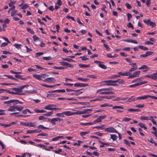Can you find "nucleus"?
<instances>
[{
    "label": "nucleus",
    "instance_id": "nucleus-1",
    "mask_svg": "<svg viewBox=\"0 0 157 157\" xmlns=\"http://www.w3.org/2000/svg\"><path fill=\"white\" fill-rule=\"evenodd\" d=\"M63 120L59 117L54 118L52 119H48V121L50 122L52 125H54L56 124V121H62Z\"/></svg>",
    "mask_w": 157,
    "mask_h": 157
},
{
    "label": "nucleus",
    "instance_id": "nucleus-2",
    "mask_svg": "<svg viewBox=\"0 0 157 157\" xmlns=\"http://www.w3.org/2000/svg\"><path fill=\"white\" fill-rule=\"evenodd\" d=\"M65 115L67 116H71L74 115H78V110H75L72 112L67 111H64Z\"/></svg>",
    "mask_w": 157,
    "mask_h": 157
},
{
    "label": "nucleus",
    "instance_id": "nucleus-3",
    "mask_svg": "<svg viewBox=\"0 0 157 157\" xmlns=\"http://www.w3.org/2000/svg\"><path fill=\"white\" fill-rule=\"evenodd\" d=\"M12 90L14 91V94L16 95H25L26 94L25 93H23L21 91L20 88H14L12 89Z\"/></svg>",
    "mask_w": 157,
    "mask_h": 157
},
{
    "label": "nucleus",
    "instance_id": "nucleus-4",
    "mask_svg": "<svg viewBox=\"0 0 157 157\" xmlns=\"http://www.w3.org/2000/svg\"><path fill=\"white\" fill-rule=\"evenodd\" d=\"M105 131L109 133H118V131L113 127H111L105 129Z\"/></svg>",
    "mask_w": 157,
    "mask_h": 157
},
{
    "label": "nucleus",
    "instance_id": "nucleus-5",
    "mask_svg": "<svg viewBox=\"0 0 157 157\" xmlns=\"http://www.w3.org/2000/svg\"><path fill=\"white\" fill-rule=\"evenodd\" d=\"M140 73V71H138L134 72L132 75L130 73V74L129 75V76L128 77V78H133L135 77H138Z\"/></svg>",
    "mask_w": 157,
    "mask_h": 157
},
{
    "label": "nucleus",
    "instance_id": "nucleus-6",
    "mask_svg": "<svg viewBox=\"0 0 157 157\" xmlns=\"http://www.w3.org/2000/svg\"><path fill=\"white\" fill-rule=\"evenodd\" d=\"M113 89L112 87H109L107 88H103L101 89H99L97 91L96 94L99 93L100 94H101V93L103 92L104 91H111Z\"/></svg>",
    "mask_w": 157,
    "mask_h": 157
},
{
    "label": "nucleus",
    "instance_id": "nucleus-7",
    "mask_svg": "<svg viewBox=\"0 0 157 157\" xmlns=\"http://www.w3.org/2000/svg\"><path fill=\"white\" fill-rule=\"evenodd\" d=\"M92 110V109H84L83 111H79L78 110V115H81L83 114L89 113Z\"/></svg>",
    "mask_w": 157,
    "mask_h": 157
},
{
    "label": "nucleus",
    "instance_id": "nucleus-8",
    "mask_svg": "<svg viewBox=\"0 0 157 157\" xmlns=\"http://www.w3.org/2000/svg\"><path fill=\"white\" fill-rule=\"evenodd\" d=\"M59 63L61 65H62L63 66H67L68 67H70L71 68H73L74 67L72 65H71L67 62H59Z\"/></svg>",
    "mask_w": 157,
    "mask_h": 157
},
{
    "label": "nucleus",
    "instance_id": "nucleus-9",
    "mask_svg": "<svg viewBox=\"0 0 157 157\" xmlns=\"http://www.w3.org/2000/svg\"><path fill=\"white\" fill-rule=\"evenodd\" d=\"M56 106V105H49L45 106L44 109L47 110H52L53 109V107Z\"/></svg>",
    "mask_w": 157,
    "mask_h": 157
},
{
    "label": "nucleus",
    "instance_id": "nucleus-10",
    "mask_svg": "<svg viewBox=\"0 0 157 157\" xmlns=\"http://www.w3.org/2000/svg\"><path fill=\"white\" fill-rule=\"evenodd\" d=\"M44 81L47 82L54 83L56 81V80L53 78H48L45 79Z\"/></svg>",
    "mask_w": 157,
    "mask_h": 157
},
{
    "label": "nucleus",
    "instance_id": "nucleus-11",
    "mask_svg": "<svg viewBox=\"0 0 157 157\" xmlns=\"http://www.w3.org/2000/svg\"><path fill=\"white\" fill-rule=\"evenodd\" d=\"M156 39L153 38H151L149 40L145 42V44H153V42H155Z\"/></svg>",
    "mask_w": 157,
    "mask_h": 157
},
{
    "label": "nucleus",
    "instance_id": "nucleus-12",
    "mask_svg": "<svg viewBox=\"0 0 157 157\" xmlns=\"http://www.w3.org/2000/svg\"><path fill=\"white\" fill-rule=\"evenodd\" d=\"M13 106L15 111L16 110H17L18 111H21L24 108V107L23 106L16 105H13Z\"/></svg>",
    "mask_w": 157,
    "mask_h": 157
},
{
    "label": "nucleus",
    "instance_id": "nucleus-13",
    "mask_svg": "<svg viewBox=\"0 0 157 157\" xmlns=\"http://www.w3.org/2000/svg\"><path fill=\"white\" fill-rule=\"evenodd\" d=\"M149 69V67L145 65H143L139 68V70H143L144 72L147 71Z\"/></svg>",
    "mask_w": 157,
    "mask_h": 157
},
{
    "label": "nucleus",
    "instance_id": "nucleus-14",
    "mask_svg": "<svg viewBox=\"0 0 157 157\" xmlns=\"http://www.w3.org/2000/svg\"><path fill=\"white\" fill-rule=\"evenodd\" d=\"M102 82L105 83V85H106L108 86L114 85V84H113L112 81V80H111L105 81H103Z\"/></svg>",
    "mask_w": 157,
    "mask_h": 157
},
{
    "label": "nucleus",
    "instance_id": "nucleus-15",
    "mask_svg": "<svg viewBox=\"0 0 157 157\" xmlns=\"http://www.w3.org/2000/svg\"><path fill=\"white\" fill-rule=\"evenodd\" d=\"M24 2L23 1L21 5H19V6L20 7V9H21L25 10L27 9L29 7V6L27 4H25L24 5H23V3Z\"/></svg>",
    "mask_w": 157,
    "mask_h": 157
},
{
    "label": "nucleus",
    "instance_id": "nucleus-16",
    "mask_svg": "<svg viewBox=\"0 0 157 157\" xmlns=\"http://www.w3.org/2000/svg\"><path fill=\"white\" fill-rule=\"evenodd\" d=\"M118 74L120 76H129V75L130 74V73L128 72L124 73H122L121 72H120L118 73Z\"/></svg>",
    "mask_w": 157,
    "mask_h": 157
},
{
    "label": "nucleus",
    "instance_id": "nucleus-17",
    "mask_svg": "<svg viewBox=\"0 0 157 157\" xmlns=\"http://www.w3.org/2000/svg\"><path fill=\"white\" fill-rule=\"evenodd\" d=\"M149 98V95H147L144 96H142L141 97H139L136 98V100H144V99H146Z\"/></svg>",
    "mask_w": 157,
    "mask_h": 157
},
{
    "label": "nucleus",
    "instance_id": "nucleus-18",
    "mask_svg": "<svg viewBox=\"0 0 157 157\" xmlns=\"http://www.w3.org/2000/svg\"><path fill=\"white\" fill-rule=\"evenodd\" d=\"M94 128H97L100 130H103L105 128V125L104 124H101L99 126H95L94 127Z\"/></svg>",
    "mask_w": 157,
    "mask_h": 157
},
{
    "label": "nucleus",
    "instance_id": "nucleus-19",
    "mask_svg": "<svg viewBox=\"0 0 157 157\" xmlns=\"http://www.w3.org/2000/svg\"><path fill=\"white\" fill-rule=\"evenodd\" d=\"M151 79L155 80L157 79V71L151 75Z\"/></svg>",
    "mask_w": 157,
    "mask_h": 157
},
{
    "label": "nucleus",
    "instance_id": "nucleus-20",
    "mask_svg": "<svg viewBox=\"0 0 157 157\" xmlns=\"http://www.w3.org/2000/svg\"><path fill=\"white\" fill-rule=\"evenodd\" d=\"M36 126V122H28V127H34Z\"/></svg>",
    "mask_w": 157,
    "mask_h": 157
},
{
    "label": "nucleus",
    "instance_id": "nucleus-21",
    "mask_svg": "<svg viewBox=\"0 0 157 157\" xmlns=\"http://www.w3.org/2000/svg\"><path fill=\"white\" fill-rule=\"evenodd\" d=\"M77 90V91H74L75 92L73 93L72 94H70L69 95H75V96H78L82 93V92H80L78 90Z\"/></svg>",
    "mask_w": 157,
    "mask_h": 157
},
{
    "label": "nucleus",
    "instance_id": "nucleus-22",
    "mask_svg": "<svg viewBox=\"0 0 157 157\" xmlns=\"http://www.w3.org/2000/svg\"><path fill=\"white\" fill-rule=\"evenodd\" d=\"M17 101H19V100L17 99H12L9 101H4V104H10Z\"/></svg>",
    "mask_w": 157,
    "mask_h": 157
},
{
    "label": "nucleus",
    "instance_id": "nucleus-23",
    "mask_svg": "<svg viewBox=\"0 0 157 157\" xmlns=\"http://www.w3.org/2000/svg\"><path fill=\"white\" fill-rule=\"evenodd\" d=\"M140 120H150L151 119L150 116V117H145L144 116H141L140 117Z\"/></svg>",
    "mask_w": 157,
    "mask_h": 157
},
{
    "label": "nucleus",
    "instance_id": "nucleus-24",
    "mask_svg": "<svg viewBox=\"0 0 157 157\" xmlns=\"http://www.w3.org/2000/svg\"><path fill=\"white\" fill-rule=\"evenodd\" d=\"M101 94H109L111 95L114 94V93L113 92L111 91H104L103 92L101 93Z\"/></svg>",
    "mask_w": 157,
    "mask_h": 157
},
{
    "label": "nucleus",
    "instance_id": "nucleus-25",
    "mask_svg": "<svg viewBox=\"0 0 157 157\" xmlns=\"http://www.w3.org/2000/svg\"><path fill=\"white\" fill-rule=\"evenodd\" d=\"M33 76L34 78L39 80H42V79H41V75L36 74H34L33 75Z\"/></svg>",
    "mask_w": 157,
    "mask_h": 157
},
{
    "label": "nucleus",
    "instance_id": "nucleus-26",
    "mask_svg": "<svg viewBox=\"0 0 157 157\" xmlns=\"http://www.w3.org/2000/svg\"><path fill=\"white\" fill-rule=\"evenodd\" d=\"M64 137L63 136H58L54 138H52V141H57L59 139L61 138H63Z\"/></svg>",
    "mask_w": 157,
    "mask_h": 157
},
{
    "label": "nucleus",
    "instance_id": "nucleus-27",
    "mask_svg": "<svg viewBox=\"0 0 157 157\" xmlns=\"http://www.w3.org/2000/svg\"><path fill=\"white\" fill-rule=\"evenodd\" d=\"M110 138L113 140V141H114L117 140V136L115 134H110Z\"/></svg>",
    "mask_w": 157,
    "mask_h": 157
},
{
    "label": "nucleus",
    "instance_id": "nucleus-28",
    "mask_svg": "<svg viewBox=\"0 0 157 157\" xmlns=\"http://www.w3.org/2000/svg\"><path fill=\"white\" fill-rule=\"evenodd\" d=\"M127 111L131 112H139L140 110L139 109H134L132 108L129 109H127Z\"/></svg>",
    "mask_w": 157,
    "mask_h": 157
},
{
    "label": "nucleus",
    "instance_id": "nucleus-29",
    "mask_svg": "<svg viewBox=\"0 0 157 157\" xmlns=\"http://www.w3.org/2000/svg\"><path fill=\"white\" fill-rule=\"evenodd\" d=\"M138 125L141 128H143L145 130H146L147 129V127L145 126V124L144 123L140 122L139 123Z\"/></svg>",
    "mask_w": 157,
    "mask_h": 157
},
{
    "label": "nucleus",
    "instance_id": "nucleus-30",
    "mask_svg": "<svg viewBox=\"0 0 157 157\" xmlns=\"http://www.w3.org/2000/svg\"><path fill=\"white\" fill-rule=\"evenodd\" d=\"M7 111H10V112L15 111L14 106L13 105V106H10L9 108L7 109Z\"/></svg>",
    "mask_w": 157,
    "mask_h": 157
},
{
    "label": "nucleus",
    "instance_id": "nucleus-31",
    "mask_svg": "<svg viewBox=\"0 0 157 157\" xmlns=\"http://www.w3.org/2000/svg\"><path fill=\"white\" fill-rule=\"evenodd\" d=\"M77 79L82 81L84 82H87L89 80V79L87 78H77Z\"/></svg>",
    "mask_w": 157,
    "mask_h": 157
},
{
    "label": "nucleus",
    "instance_id": "nucleus-32",
    "mask_svg": "<svg viewBox=\"0 0 157 157\" xmlns=\"http://www.w3.org/2000/svg\"><path fill=\"white\" fill-rule=\"evenodd\" d=\"M78 66L81 68H86L90 67L89 65H86L84 64H79Z\"/></svg>",
    "mask_w": 157,
    "mask_h": 157
},
{
    "label": "nucleus",
    "instance_id": "nucleus-33",
    "mask_svg": "<svg viewBox=\"0 0 157 157\" xmlns=\"http://www.w3.org/2000/svg\"><path fill=\"white\" fill-rule=\"evenodd\" d=\"M62 59L63 60L69 62H73L75 61L74 60H72V59H69L67 58H62Z\"/></svg>",
    "mask_w": 157,
    "mask_h": 157
},
{
    "label": "nucleus",
    "instance_id": "nucleus-34",
    "mask_svg": "<svg viewBox=\"0 0 157 157\" xmlns=\"http://www.w3.org/2000/svg\"><path fill=\"white\" fill-rule=\"evenodd\" d=\"M102 98H105L107 99H111L113 98H115V96H105L102 97Z\"/></svg>",
    "mask_w": 157,
    "mask_h": 157
},
{
    "label": "nucleus",
    "instance_id": "nucleus-35",
    "mask_svg": "<svg viewBox=\"0 0 157 157\" xmlns=\"http://www.w3.org/2000/svg\"><path fill=\"white\" fill-rule=\"evenodd\" d=\"M124 108V107L121 106L115 105L113 106V109H123Z\"/></svg>",
    "mask_w": 157,
    "mask_h": 157
},
{
    "label": "nucleus",
    "instance_id": "nucleus-36",
    "mask_svg": "<svg viewBox=\"0 0 157 157\" xmlns=\"http://www.w3.org/2000/svg\"><path fill=\"white\" fill-rule=\"evenodd\" d=\"M53 113V112L52 111H49L47 113L44 114V115L45 116L49 117L52 116Z\"/></svg>",
    "mask_w": 157,
    "mask_h": 157
},
{
    "label": "nucleus",
    "instance_id": "nucleus-37",
    "mask_svg": "<svg viewBox=\"0 0 157 157\" xmlns=\"http://www.w3.org/2000/svg\"><path fill=\"white\" fill-rule=\"evenodd\" d=\"M37 128H40L42 129H49V128L47 127H46L43 126L42 125H40L37 126Z\"/></svg>",
    "mask_w": 157,
    "mask_h": 157
},
{
    "label": "nucleus",
    "instance_id": "nucleus-38",
    "mask_svg": "<svg viewBox=\"0 0 157 157\" xmlns=\"http://www.w3.org/2000/svg\"><path fill=\"white\" fill-rule=\"evenodd\" d=\"M89 133V132H82L80 133V135L82 136H85Z\"/></svg>",
    "mask_w": 157,
    "mask_h": 157
},
{
    "label": "nucleus",
    "instance_id": "nucleus-39",
    "mask_svg": "<svg viewBox=\"0 0 157 157\" xmlns=\"http://www.w3.org/2000/svg\"><path fill=\"white\" fill-rule=\"evenodd\" d=\"M107 56L109 58L116 57L117 56L116 54H115L113 55H112L111 54H108L107 55Z\"/></svg>",
    "mask_w": 157,
    "mask_h": 157
},
{
    "label": "nucleus",
    "instance_id": "nucleus-40",
    "mask_svg": "<svg viewBox=\"0 0 157 157\" xmlns=\"http://www.w3.org/2000/svg\"><path fill=\"white\" fill-rule=\"evenodd\" d=\"M135 100V98L134 97L132 96L131 98H129L127 100V102H131L134 101Z\"/></svg>",
    "mask_w": 157,
    "mask_h": 157
},
{
    "label": "nucleus",
    "instance_id": "nucleus-41",
    "mask_svg": "<svg viewBox=\"0 0 157 157\" xmlns=\"http://www.w3.org/2000/svg\"><path fill=\"white\" fill-rule=\"evenodd\" d=\"M98 66L102 68V69H105L106 68V66L103 64H102L101 63L98 64Z\"/></svg>",
    "mask_w": 157,
    "mask_h": 157
},
{
    "label": "nucleus",
    "instance_id": "nucleus-42",
    "mask_svg": "<svg viewBox=\"0 0 157 157\" xmlns=\"http://www.w3.org/2000/svg\"><path fill=\"white\" fill-rule=\"evenodd\" d=\"M74 86L75 87H82V83H77L74 84Z\"/></svg>",
    "mask_w": 157,
    "mask_h": 157
},
{
    "label": "nucleus",
    "instance_id": "nucleus-43",
    "mask_svg": "<svg viewBox=\"0 0 157 157\" xmlns=\"http://www.w3.org/2000/svg\"><path fill=\"white\" fill-rule=\"evenodd\" d=\"M56 95L55 94H48L47 97L48 98H52L53 97H56Z\"/></svg>",
    "mask_w": 157,
    "mask_h": 157
},
{
    "label": "nucleus",
    "instance_id": "nucleus-44",
    "mask_svg": "<svg viewBox=\"0 0 157 157\" xmlns=\"http://www.w3.org/2000/svg\"><path fill=\"white\" fill-rule=\"evenodd\" d=\"M141 80V78H137L136 79H135L132 81V83H134L136 82H139Z\"/></svg>",
    "mask_w": 157,
    "mask_h": 157
},
{
    "label": "nucleus",
    "instance_id": "nucleus-45",
    "mask_svg": "<svg viewBox=\"0 0 157 157\" xmlns=\"http://www.w3.org/2000/svg\"><path fill=\"white\" fill-rule=\"evenodd\" d=\"M138 47L144 50H148V48H147L146 47L140 45Z\"/></svg>",
    "mask_w": 157,
    "mask_h": 157
},
{
    "label": "nucleus",
    "instance_id": "nucleus-46",
    "mask_svg": "<svg viewBox=\"0 0 157 157\" xmlns=\"http://www.w3.org/2000/svg\"><path fill=\"white\" fill-rule=\"evenodd\" d=\"M0 125L1 126H3L4 127L6 128L8 127H10V125L9 124H3V123H0Z\"/></svg>",
    "mask_w": 157,
    "mask_h": 157
},
{
    "label": "nucleus",
    "instance_id": "nucleus-47",
    "mask_svg": "<svg viewBox=\"0 0 157 157\" xmlns=\"http://www.w3.org/2000/svg\"><path fill=\"white\" fill-rule=\"evenodd\" d=\"M22 45L21 44H14V47L17 49H19L21 48V47Z\"/></svg>",
    "mask_w": 157,
    "mask_h": 157
},
{
    "label": "nucleus",
    "instance_id": "nucleus-48",
    "mask_svg": "<svg viewBox=\"0 0 157 157\" xmlns=\"http://www.w3.org/2000/svg\"><path fill=\"white\" fill-rule=\"evenodd\" d=\"M151 120V122L153 123V124L155 125H157V123L155 121V120L153 119V117L152 116H150Z\"/></svg>",
    "mask_w": 157,
    "mask_h": 157
},
{
    "label": "nucleus",
    "instance_id": "nucleus-49",
    "mask_svg": "<svg viewBox=\"0 0 157 157\" xmlns=\"http://www.w3.org/2000/svg\"><path fill=\"white\" fill-rule=\"evenodd\" d=\"M136 107L139 108H142L144 106V105L143 104H137L135 105Z\"/></svg>",
    "mask_w": 157,
    "mask_h": 157
},
{
    "label": "nucleus",
    "instance_id": "nucleus-50",
    "mask_svg": "<svg viewBox=\"0 0 157 157\" xmlns=\"http://www.w3.org/2000/svg\"><path fill=\"white\" fill-rule=\"evenodd\" d=\"M131 120V118L124 117L122 119V121H129Z\"/></svg>",
    "mask_w": 157,
    "mask_h": 157
},
{
    "label": "nucleus",
    "instance_id": "nucleus-51",
    "mask_svg": "<svg viewBox=\"0 0 157 157\" xmlns=\"http://www.w3.org/2000/svg\"><path fill=\"white\" fill-rule=\"evenodd\" d=\"M143 21L147 25H149L151 21V20L149 19L147 20H144Z\"/></svg>",
    "mask_w": 157,
    "mask_h": 157
},
{
    "label": "nucleus",
    "instance_id": "nucleus-52",
    "mask_svg": "<svg viewBox=\"0 0 157 157\" xmlns=\"http://www.w3.org/2000/svg\"><path fill=\"white\" fill-rule=\"evenodd\" d=\"M17 11L16 10H12L11 12V16H13L14 15H17Z\"/></svg>",
    "mask_w": 157,
    "mask_h": 157
},
{
    "label": "nucleus",
    "instance_id": "nucleus-53",
    "mask_svg": "<svg viewBox=\"0 0 157 157\" xmlns=\"http://www.w3.org/2000/svg\"><path fill=\"white\" fill-rule=\"evenodd\" d=\"M38 119L40 120H45L47 118L44 117V116H41L39 117Z\"/></svg>",
    "mask_w": 157,
    "mask_h": 157
},
{
    "label": "nucleus",
    "instance_id": "nucleus-54",
    "mask_svg": "<svg viewBox=\"0 0 157 157\" xmlns=\"http://www.w3.org/2000/svg\"><path fill=\"white\" fill-rule=\"evenodd\" d=\"M9 98V97L6 96H2L0 98V99L1 100H7Z\"/></svg>",
    "mask_w": 157,
    "mask_h": 157
},
{
    "label": "nucleus",
    "instance_id": "nucleus-55",
    "mask_svg": "<svg viewBox=\"0 0 157 157\" xmlns=\"http://www.w3.org/2000/svg\"><path fill=\"white\" fill-rule=\"evenodd\" d=\"M43 59L46 60H50L52 59V58L50 56L48 57H43Z\"/></svg>",
    "mask_w": 157,
    "mask_h": 157
},
{
    "label": "nucleus",
    "instance_id": "nucleus-56",
    "mask_svg": "<svg viewBox=\"0 0 157 157\" xmlns=\"http://www.w3.org/2000/svg\"><path fill=\"white\" fill-rule=\"evenodd\" d=\"M48 75L46 74H42L41 75V79L44 78L45 79L46 77H48Z\"/></svg>",
    "mask_w": 157,
    "mask_h": 157
},
{
    "label": "nucleus",
    "instance_id": "nucleus-57",
    "mask_svg": "<svg viewBox=\"0 0 157 157\" xmlns=\"http://www.w3.org/2000/svg\"><path fill=\"white\" fill-rule=\"evenodd\" d=\"M138 86H139V85H138V83H136V84H134L133 85H130L128 86L129 87L133 88V87H136Z\"/></svg>",
    "mask_w": 157,
    "mask_h": 157
},
{
    "label": "nucleus",
    "instance_id": "nucleus-58",
    "mask_svg": "<svg viewBox=\"0 0 157 157\" xmlns=\"http://www.w3.org/2000/svg\"><path fill=\"white\" fill-rule=\"evenodd\" d=\"M149 25L152 27L153 28L155 26L156 24L155 23L151 21Z\"/></svg>",
    "mask_w": 157,
    "mask_h": 157
},
{
    "label": "nucleus",
    "instance_id": "nucleus-59",
    "mask_svg": "<svg viewBox=\"0 0 157 157\" xmlns=\"http://www.w3.org/2000/svg\"><path fill=\"white\" fill-rule=\"evenodd\" d=\"M27 30L28 32L32 34H34V32L30 28H27Z\"/></svg>",
    "mask_w": 157,
    "mask_h": 157
},
{
    "label": "nucleus",
    "instance_id": "nucleus-60",
    "mask_svg": "<svg viewBox=\"0 0 157 157\" xmlns=\"http://www.w3.org/2000/svg\"><path fill=\"white\" fill-rule=\"evenodd\" d=\"M43 52H37L36 54V57H38L42 55L43 54Z\"/></svg>",
    "mask_w": 157,
    "mask_h": 157
},
{
    "label": "nucleus",
    "instance_id": "nucleus-61",
    "mask_svg": "<svg viewBox=\"0 0 157 157\" xmlns=\"http://www.w3.org/2000/svg\"><path fill=\"white\" fill-rule=\"evenodd\" d=\"M82 141L80 140H78V143H75L73 144V145L74 146H79L80 145V144Z\"/></svg>",
    "mask_w": 157,
    "mask_h": 157
},
{
    "label": "nucleus",
    "instance_id": "nucleus-62",
    "mask_svg": "<svg viewBox=\"0 0 157 157\" xmlns=\"http://www.w3.org/2000/svg\"><path fill=\"white\" fill-rule=\"evenodd\" d=\"M101 121H102V120L99 117L96 120H94V122H95V123H96L100 122H101Z\"/></svg>",
    "mask_w": 157,
    "mask_h": 157
},
{
    "label": "nucleus",
    "instance_id": "nucleus-63",
    "mask_svg": "<svg viewBox=\"0 0 157 157\" xmlns=\"http://www.w3.org/2000/svg\"><path fill=\"white\" fill-rule=\"evenodd\" d=\"M80 58H81L82 60H84V61L87 60H89V58H88L86 57L85 56H80Z\"/></svg>",
    "mask_w": 157,
    "mask_h": 157
},
{
    "label": "nucleus",
    "instance_id": "nucleus-64",
    "mask_svg": "<svg viewBox=\"0 0 157 157\" xmlns=\"http://www.w3.org/2000/svg\"><path fill=\"white\" fill-rule=\"evenodd\" d=\"M125 6H126L128 9H130L131 8V6L128 3H126L125 4Z\"/></svg>",
    "mask_w": 157,
    "mask_h": 157
}]
</instances>
